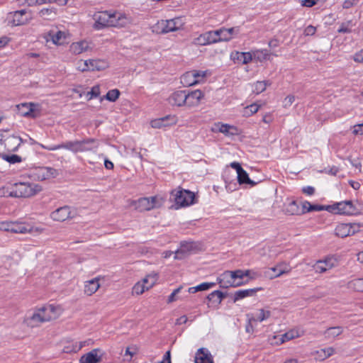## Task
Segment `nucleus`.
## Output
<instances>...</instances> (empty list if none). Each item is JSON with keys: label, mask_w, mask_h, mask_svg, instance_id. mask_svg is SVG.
<instances>
[{"label": "nucleus", "mask_w": 363, "mask_h": 363, "mask_svg": "<svg viewBox=\"0 0 363 363\" xmlns=\"http://www.w3.org/2000/svg\"><path fill=\"white\" fill-rule=\"evenodd\" d=\"M94 20V28L96 30L106 27L123 28L130 23L129 18L124 13L107 11L96 13Z\"/></svg>", "instance_id": "nucleus-1"}, {"label": "nucleus", "mask_w": 363, "mask_h": 363, "mask_svg": "<svg viewBox=\"0 0 363 363\" xmlns=\"http://www.w3.org/2000/svg\"><path fill=\"white\" fill-rule=\"evenodd\" d=\"M59 315V308L53 305H48L35 308L31 315L26 318V324L32 328L40 324L56 319Z\"/></svg>", "instance_id": "nucleus-2"}, {"label": "nucleus", "mask_w": 363, "mask_h": 363, "mask_svg": "<svg viewBox=\"0 0 363 363\" xmlns=\"http://www.w3.org/2000/svg\"><path fill=\"white\" fill-rule=\"evenodd\" d=\"M42 191L39 184L29 182L16 183L9 192V196L17 198H26L33 196Z\"/></svg>", "instance_id": "nucleus-3"}, {"label": "nucleus", "mask_w": 363, "mask_h": 363, "mask_svg": "<svg viewBox=\"0 0 363 363\" xmlns=\"http://www.w3.org/2000/svg\"><path fill=\"white\" fill-rule=\"evenodd\" d=\"M171 196L173 198L177 208L186 207L195 203V194L189 190L180 188L174 189L172 191Z\"/></svg>", "instance_id": "nucleus-4"}, {"label": "nucleus", "mask_w": 363, "mask_h": 363, "mask_svg": "<svg viewBox=\"0 0 363 363\" xmlns=\"http://www.w3.org/2000/svg\"><path fill=\"white\" fill-rule=\"evenodd\" d=\"M184 23L182 17H177L169 20L159 21L156 25V28L157 32L167 33L182 29Z\"/></svg>", "instance_id": "nucleus-5"}, {"label": "nucleus", "mask_w": 363, "mask_h": 363, "mask_svg": "<svg viewBox=\"0 0 363 363\" xmlns=\"http://www.w3.org/2000/svg\"><path fill=\"white\" fill-rule=\"evenodd\" d=\"M58 175L57 169L50 167H37L31 169L29 177L33 180L43 181L55 178Z\"/></svg>", "instance_id": "nucleus-6"}, {"label": "nucleus", "mask_w": 363, "mask_h": 363, "mask_svg": "<svg viewBox=\"0 0 363 363\" xmlns=\"http://www.w3.org/2000/svg\"><path fill=\"white\" fill-rule=\"evenodd\" d=\"M32 19L31 14L22 9L8 13L6 21L12 26H18L28 23Z\"/></svg>", "instance_id": "nucleus-7"}, {"label": "nucleus", "mask_w": 363, "mask_h": 363, "mask_svg": "<svg viewBox=\"0 0 363 363\" xmlns=\"http://www.w3.org/2000/svg\"><path fill=\"white\" fill-rule=\"evenodd\" d=\"M325 210L337 214L352 215L355 212V208L351 201H345L326 206Z\"/></svg>", "instance_id": "nucleus-8"}, {"label": "nucleus", "mask_w": 363, "mask_h": 363, "mask_svg": "<svg viewBox=\"0 0 363 363\" xmlns=\"http://www.w3.org/2000/svg\"><path fill=\"white\" fill-rule=\"evenodd\" d=\"M76 216L75 209L69 206L60 207L50 213V218L55 221L63 222Z\"/></svg>", "instance_id": "nucleus-9"}, {"label": "nucleus", "mask_w": 363, "mask_h": 363, "mask_svg": "<svg viewBox=\"0 0 363 363\" xmlns=\"http://www.w3.org/2000/svg\"><path fill=\"white\" fill-rule=\"evenodd\" d=\"M135 209L140 211H150L157 206V198L156 196L143 197L133 201Z\"/></svg>", "instance_id": "nucleus-10"}, {"label": "nucleus", "mask_w": 363, "mask_h": 363, "mask_svg": "<svg viewBox=\"0 0 363 363\" xmlns=\"http://www.w3.org/2000/svg\"><path fill=\"white\" fill-rule=\"evenodd\" d=\"M185 106L188 108H193L199 106L201 101L204 97V94L199 89L191 91H186Z\"/></svg>", "instance_id": "nucleus-11"}, {"label": "nucleus", "mask_w": 363, "mask_h": 363, "mask_svg": "<svg viewBox=\"0 0 363 363\" xmlns=\"http://www.w3.org/2000/svg\"><path fill=\"white\" fill-rule=\"evenodd\" d=\"M337 264V260L332 257H327L325 259L317 261L313 265L314 270L316 273H325L335 267Z\"/></svg>", "instance_id": "nucleus-12"}, {"label": "nucleus", "mask_w": 363, "mask_h": 363, "mask_svg": "<svg viewBox=\"0 0 363 363\" xmlns=\"http://www.w3.org/2000/svg\"><path fill=\"white\" fill-rule=\"evenodd\" d=\"M231 271H225L218 277V282L220 287L228 288L230 286H240L242 282L234 280Z\"/></svg>", "instance_id": "nucleus-13"}, {"label": "nucleus", "mask_w": 363, "mask_h": 363, "mask_svg": "<svg viewBox=\"0 0 363 363\" xmlns=\"http://www.w3.org/2000/svg\"><path fill=\"white\" fill-rule=\"evenodd\" d=\"M186 97V90H179L172 93L167 101L172 106L181 107L185 106Z\"/></svg>", "instance_id": "nucleus-14"}, {"label": "nucleus", "mask_w": 363, "mask_h": 363, "mask_svg": "<svg viewBox=\"0 0 363 363\" xmlns=\"http://www.w3.org/2000/svg\"><path fill=\"white\" fill-rule=\"evenodd\" d=\"M39 145L48 150H57L59 149H67L73 152H78V147H79V140H74V141H67L65 143H62L61 144L57 145H52V146H46L43 144H39Z\"/></svg>", "instance_id": "nucleus-15"}, {"label": "nucleus", "mask_w": 363, "mask_h": 363, "mask_svg": "<svg viewBox=\"0 0 363 363\" xmlns=\"http://www.w3.org/2000/svg\"><path fill=\"white\" fill-rule=\"evenodd\" d=\"M177 123V119L174 116H167L163 118H157L151 121L150 125L153 128H162L164 127L174 125Z\"/></svg>", "instance_id": "nucleus-16"}, {"label": "nucleus", "mask_w": 363, "mask_h": 363, "mask_svg": "<svg viewBox=\"0 0 363 363\" xmlns=\"http://www.w3.org/2000/svg\"><path fill=\"white\" fill-rule=\"evenodd\" d=\"M90 50L89 43L80 40L72 43L69 46V52L74 55H79Z\"/></svg>", "instance_id": "nucleus-17"}, {"label": "nucleus", "mask_w": 363, "mask_h": 363, "mask_svg": "<svg viewBox=\"0 0 363 363\" xmlns=\"http://www.w3.org/2000/svg\"><path fill=\"white\" fill-rule=\"evenodd\" d=\"M291 269V268L288 263L285 262L278 263L276 266L269 268V270L274 273V274L271 275L269 278L274 279L279 277L284 274H288L290 272Z\"/></svg>", "instance_id": "nucleus-18"}, {"label": "nucleus", "mask_w": 363, "mask_h": 363, "mask_svg": "<svg viewBox=\"0 0 363 363\" xmlns=\"http://www.w3.org/2000/svg\"><path fill=\"white\" fill-rule=\"evenodd\" d=\"M66 33L61 30H50L48 33V40H51L55 45H60L65 43Z\"/></svg>", "instance_id": "nucleus-19"}, {"label": "nucleus", "mask_w": 363, "mask_h": 363, "mask_svg": "<svg viewBox=\"0 0 363 363\" xmlns=\"http://www.w3.org/2000/svg\"><path fill=\"white\" fill-rule=\"evenodd\" d=\"M99 350L94 349L89 352L82 355L79 363H99L101 361V356L99 355Z\"/></svg>", "instance_id": "nucleus-20"}, {"label": "nucleus", "mask_w": 363, "mask_h": 363, "mask_svg": "<svg viewBox=\"0 0 363 363\" xmlns=\"http://www.w3.org/2000/svg\"><path fill=\"white\" fill-rule=\"evenodd\" d=\"M78 152L91 151L99 146V143L92 138L79 140Z\"/></svg>", "instance_id": "nucleus-21"}, {"label": "nucleus", "mask_w": 363, "mask_h": 363, "mask_svg": "<svg viewBox=\"0 0 363 363\" xmlns=\"http://www.w3.org/2000/svg\"><path fill=\"white\" fill-rule=\"evenodd\" d=\"M35 105L33 103H23L16 106L18 113L21 116L35 117L33 114Z\"/></svg>", "instance_id": "nucleus-22"}, {"label": "nucleus", "mask_w": 363, "mask_h": 363, "mask_svg": "<svg viewBox=\"0 0 363 363\" xmlns=\"http://www.w3.org/2000/svg\"><path fill=\"white\" fill-rule=\"evenodd\" d=\"M231 58L234 62L246 65L250 62L252 60V55L249 52H235L231 54Z\"/></svg>", "instance_id": "nucleus-23"}, {"label": "nucleus", "mask_w": 363, "mask_h": 363, "mask_svg": "<svg viewBox=\"0 0 363 363\" xmlns=\"http://www.w3.org/2000/svg\"><path fill=\"white\" fill-rule=\"evenodd\" d=\"M208 361H213V357L209 351L205 348L199 349L195 356V363H207Z\"/></svg>", "instance_id": "nucleus-24"}, {"label": "nucleus", "mask_w": 363, "mask_h": 363, "mask_svg": "<svg viewBox=\"0 0 363 363\" xmlns=\"http://www.w3.org/2000/svg\"><path fill=\"white\" fill-rule=\"evenodd\" d=\"M100 287L99 279L94 278L89 281H87L84 284V293L87 296H91L94 294Z\"/></svg>", "instance_id": "nucleus-25"}, {"label": "nucleus", "mask_w": 363, "mask_h": 363, "mask_svg": "<svg viewBox=\"0 0 363 363\" xmlns=\"http://www.w3.org/2000/svg\"><path fill=\"white\" fill-rule=\"evenodd\" d=\"M194 247L193 242H184L181 244L180 248L175 252V259H183Z\"/></svg>", "instance_id": "nucleus-26"}, {"label": "nucleus", "mask_w": 363, "mask_h": 363, "mask_svg": "<svg viewBox=\"0 0 363 363\" xmlns=\"http://www.w3.org/2000/svg\"><path fill=\"white\" fill-rule=\"evenodd\" d=\"M260 289H241L235 292L233 301L236 302L245 297L254 296Z\"/></svg>", "instance_id": "nucleus-27"}, {"label": "nucleus", "mask_w": 363, "mask_h": 363, "mask_svg": "<svg viewBox=\"0 0 363 363\" xmlns=\"http://www.w3.org/2000/svg\"><path fill=\"white\" fill-rule=\"evenodd\" d=\"M270 316L271 312L263 308L258 311V313L256 316H250V315H248L250 324L252 323L262 322L267 320Z\"/></svg>", "instance_id": "nucleus-28"}, {"label": "nucleus", "mask_w": 363, "mask_h": 363, "mask_svg": "<svg viewBox=\"0 0 363 363\" xmlns=\"http://www.w3.org/2000/svg\"><path fill=\"white\" fill-rule=\"evenodd\" d=\"M194 74L191 71H189L181 77V83L184 86H191L199 84V80L194 78Z\"/></svg>", "instance_id": "nucleus-29"}, {"label": "nucleus", "mask_w": 363, "mask_h": 363, "mask_svg": "<svg viewBox=\"0 0 363 363\" xmlns=\"http://www.w3.org/2000/svg\"><path fill=\"white\" fill-rule=\"evenodd\" d=\"M11 232L14 233H26L30 231V228L28 225L23 223L12 222Z\"/></svg>", "instance_id": "nucleus-30"}, {"label": "nucleus", "mask_w": 363, "mask_h": 363, "mask_svg": "<svg viewBox=\"0 0 363 363\" xmlns=\"http://www.w3.org/2000/svg\"><path fill=\"white\" fill-rule=\"evenodd\" d=\"M351 227L349 226L348 223H340L337 225L335 229V234L336 236L340 238H345L350 236V229Z\"/></svg>", "instance_id": "nucleus-31"}, {"label": "nucleus", "mask_w": 363, "mask_h": 363, "mask_svg": "<svg viewBox=\"0 0 363 363\" xmlns=\"http://www.w3.org/2000/svg\"><path fill=\"white\" fill-rule=\"evenodd\" d=\"M343 332L342 327L336 326L328 328L324 332V335L326 339H334L335 337L341 335Z\"/></svg>", "instance_id": "nucleus-32"}, {"label": "nucleus", "mask_w": 363, "mask_h": 363, "mask_svg": "<svg viewBox=\"0 0 363 363\" xmlns=\"http://www.w3.org/2000/svg\"><path fill=\"white\" fill-rule=\"evenodd\" d=\"M56 15V9L54 8H44L39 11V16L45 20L54 19Z\"/></svg>", "instance_id": "nucleus-33"}, {"label": "nucleus", "mask_w": 363, "mask_h": 363, "mask_svg": "<svg viewBox=\"0 0 363 363\" xmlns=\"http://www.w3.org/2000/svg\"><path fill=\"white\" fill-rule=\"evenodd\" d=\"M286 212L291 215H299L303 214V211H301V208L296 201H292L286 206Z\"/></svg>", "instance_id": "nucleus-34"}, {"label": "nucleus", "mask_w": 363, "mask_h": 363, "mask_svg": "<svg viewBox=\"0 0 363 363\" xmlns=\"http://www.w3.org/2000/svg\"><path fill=\"white\" fill-rule=\"evenodd\" d=\"M158 279V274L155 272H152L147 275L142 281L145 284L146 288L148 289L152 287Z\"/></svg>", "instance_id": "nucleus-35"}, {"label": "nucleus", "mask_w": 363, "mask_h": 363, "mask_svg": "<svg viewBox=\"0 0 363 363\" xmlns=\"http://www.w3.org/2000/svg\"><path fill=\"white\" fill-rule=\"evenodd\" d=\"M216 284L213 282H203L196 286L189 288L188 292L191 294H194L197 291H206L214 286Z\"/></svg>", "instance_id": "nucleus-36"}, {"label": "nucleus", "mask_w": 363, "mask_h": 363, "mask_svg": "<svg viewBox=\"0 0 363 363\" xmlns=\"http://www.w3.org/2000/svg\"><path fill=\"white\" fill-rule=\"evenodd\" d=\"M299 336L300 334L298 331L297 330L293 329L280 335L279 340L281 343H284L296 337H298Z\"/></svg>", "instance_id": "nucleus-37"}, {"label": "nucleus", "mask_w": 363, "mask_h": 363, "mask_svg": "<svg viewBox=\"0 0 363 363\" xmlns=\"http://www.w3.org/2000/svg\"><path fill=\"white\" fill-rule=\"evenodd\" d=\"M347 288L363 292V278L355 279L347 283Z\"/></svg>", "instance_id": "nucleus-38"}, {"label": "nucleus", "mask_w": 363, "mask_h": 363, "mask_svg": "<svg viewBox=\"0 0 363 363\" xmlns=\"http://www.w3.org/2000/svg\"><path fill=\"white\" fill-rule=\"evenodd\" d=\"M238 182L240 184H250L251 186H255L256 184V182L252 181L249 178L248 174L244 169L238 174Z\"/></svg>", "instance_id": "nucleus-39"}, {"label": "nucleus", "mask_w": 363, "mask_h": 363, "mask_svg": "<svg viewBox=\"0 0 363 363\" xmlns=\"http://www.w3.org/2000/svg\"><path fill=\"white\" fill-rule=\"evenodd\" d=\"M89 71L101 70L105 67V62L100 60H87Z\"/></svg>", "instance_id": "nucleus-40"}, {"label": "nucleus", "mask_w": 363, "mask_h": 363, "mask_svg": "<svg viewBox=\"0 0 363 363\" xmlns=\"http://www.w3.org/2000/svg\"><path fill=\"white\" fill-rule=\"evenodd\" d=\"M225 297V295L220 291L216 290L211 294H209L207 296V298L212 302L216 303L217 304H220Z\"/></svg>", "instance_id": "nucleus-41"}, {"label": "nucleus", "mask_w": 363, "mask_h": 363, "mask_svg": "<svg viewBox=\"0 0 363 363\" xmlns=\"http://www.w3.org/2000/svg\"><path fill=\"white\" fill-rule=\"evenodd\" d=\"M230 129H235V128L233 126H231L230 125L218 123L215 124V128L213 130H218V132L228 135L230 134Z\"/></svg>", "instance_id": "nucleus-42"}, {"label": "nucleus", "mask_w": 363, "mask_h": 363, "mask_svg": "<svg viewBox=\"0 0 363 363\" xmlns=\"http://www.w3.org/2000/svg\"><path fill=\"white\" fill-rule=\"evenodd\" d=\"M271 83L269 81H258L254 84L253 91L257 94L263 92Z\"/></svg>", "instance_id": "nucleus-43"}, {"label": "nucleus", "mask_w": 363, "mask_h": 363, "mask_svg": "<svg viewBox=\"0 0 363 363\" xmlns=\"http://www.w3.org/2000/svg\"><path fill=\"white\" fill-rule=\"evenodd\" d=\"M204 37H206V40L208 44H212L218 42V32H216V30L204 33Z\"/></svg>", "instance_id": "nucleus-44"}, {"label": "nucleus", "mask_w": 363, "mask_h": 363, "mask_svg": "<svg viewBox=\"0 0 363 363\" xmlns=\"http://www.w3.org/2000/svg\"><path fill=\"white\" fill-rule=\"evenodd\" d=\"M119 96V90L117 89H114L108 91L106 94L105 98L109 101L114 102L118 99Z\"/></svg>", "instance_id": "nucleus-45"}, {"label": "nucleus", "mask_w": 363, "mask_h": 363, "mask_svg": "<svg viewBox=\"0 0 363 363\" xmlns=\"http://www.w3.org/2000/svg\"><path fill=\"white\" fill-rule=\"evenodd\" d=\"M218 32V40L220 41H228L230 40V35L227 32L226 28H220L219 30H216Z\"/></svg>", "instance_id": "nucleus-46"}, {"label": "nucleus", "mask_w": 363, "mask_h": 363, "mask_svg": "<svg viewBox=\"0 0 363 363\" xmlns=\"http://www.w3.org/2000/svg\"><path fill=\"white\" fill-rule=\"evenodd\" d=\"M133 289V292L138 295L142 294L145 290H148V289L146 288L145 284L142 281L135 284Z\"/></svg>", "instance_id": "nucleus-47"}, {"label": "nucleus", "mask_w": 363, "mask_h": 363, "mask_svg": "<svg viewBox=\"0 0 363 363\" xmlns=\"http://www.w3.org/2000/svg\"><path fill=\"white\" fill-rule=\"evenodd\" d=\"M3 158L11 164H15L22 161L21 157L17 155H4Z\"/></svg>", "instance_id": "nucleus-48"}, {"label": "nucleus", "mask_w": 363, "mask_h": 363, "mask_svg": "<svg viewBox=\"0 0 363 363\" xmlns=\"http://www.w3.org/2000/svg\"><path fill=\"white\" fill-rule=\"evenodd\" d=\"M351 27H352L351 21L342 23L340 25V27L339 28V29L337 30V32L340 33H349L352 30Z\"/></svg>", "instance_id": "nucleus-49"}, {"label": "nucleus", "mask_w": 363, "mask_h": 363, "mask_svg": "<svg viewBox=\"0 0 363 363\" xmlns=\"http://www.w3.org/2000/svg\"><path fill=\"white\" fill-rule=\"evenodd\" d=\"M335 353V349L333 347H327L322 349L317 352V354H323V358H328Z\"/></svg>", "instance_id": "nucleus-50"}, {"label": "nucleus", "mask_w": 363, "mask_h": 363, "mask_svg": "<svg viewBox=\"0 0 363 363\" xmlns=\"http://www.w3.org/2000/svg\"><path fill=\"white\" fill-rule=\"evenodd\" d=\"M233 276L234 277V280L238 281V279H242L245 277V274H248V272H245L243 270L238 269L235 271H231Z\"/></svg>", "instance_id": "nucleus-51"}, {"label": "nucleus", "mask_w": 363, "mask_h": 363, "mask_svg": "<svg viewBox=\"0 0 363 363\" xmlns=\"http://www.w3.org/2000/svg\"><path fill=\"white\" fill-rule=\"evenodd\" d=\"M77 69L81 72L89 71V62L86 60H79L77 62Z\"/></svg>", "instance_id": "nucleus-52"}, {"label": "nucleus", "mask_w": 363, "mask_h": 363, "mask_svg": "<svg viewBox=\"0 0 363 363\" xmlns=\"http://www.w3.org/2000/svg\"><path fill=\"white\" fill-rule=\"evenodd\" d=\"M194 74V79H198L199 83H200L203 79L206 76V71H198V70H191Z\"/></svg>", "instance_id": "nucleus-53"}, {"label": "nucleus", "mask_w": 363, "mask_h": 363, "mask_svg": "<svg viewBox=\"0 0 363 363\" xmlns=\"http://www.w3.org/2000/svg\"><path fill=\"white\" fill-rule=\"evenodd\" d=\"M256 52L257 54V58L259 60H267V59H268V57L269 56V53L267 50H257Z\"/></svg>", "instance_id": "nucleus-54"}, {"label": "nucleus", "mask_w": 363, "mask_h": 363, "mask_svg": "<svg viewBox=\"0 0 363 363\" xmlns=\"http://www.w3.org/2000/svg\"><path fill=\"white\" fill-rule=\"evenodd\" d=\"M182 286H179L177 289H174L172 293L169 296L167 302L172 303L177 300L176 296L182 290Z\"/></svg>", "instance_id": "nucleus-55"}, {"label": "nucleus", "mask_w": 363, "mask_h": 363, "mask_svg": "<svg viewBox=\"0 0 363 363\" xmlns=\"http://www.w3.org/2000/svg\"><path fill=\"white\" fill-rule=\"evenodd\" d=\"M23 1L28 6L44 4V0H23Z\"/></svg>", "instance_id": "nucleus-56"}, {"label": "nucleus", "mask_w": 363, "mask_h": 363, "mask_svg": "<svg viewBox=\"0 0 363 363\" xmlns=\"http://www.w3.org/2000/svg\"><path fill=\"white\" fill-rule=\"evenodd\" d=\"M349 226L351 227L350 229V235H353L357 232L360 231L361 226L357 223H348Z\"/></svg>", "instance_id": "nucleus-57"}, {"label": "nucleus", "mask_w": 363, "mask_h": 363, "mask_svg": "<svg viewBox=\"0 0 363 363\" xmlns=\"http://www.w3.org/2000/svg\"><path fill=\"white\" fill-rule=\"evenodd\" d=\"M359 0H345L342 4L343 9H348L356 5Z\"/></svg>", "instance_id": "nucleus-58"}, {"label": "nucleus", "mask_w": 363, "mask_h": 363, "mask_svg": "<svg viewBox=\"0 0 363 363\" xmlns=\"http://www.w3.org/2000/svg\"><path fill=\"white\" fill-rule=\"evenodd\" d=\"M12 222L3 221L0 222V230L11 232Z\"/></svg>", "instance_id": "nucleus-59"}, {"label": "nucleus", "mask_w": 363, "mask_h": 363, "mask_svg": "<svg viewBox=\"0 0 363 363\" xmlns=\"http://www.w3.org/2000/svg\"><path fill=\"white\" fill-rule=\"evenodd\" d=\"M352 133L354 135H363V123L354 125Z\"/></svg>", "instance_id": "nucleus-60"}, {"label": "nucleus", "mask_w": 363, "mask_h": 363, "mask_svg": "<svg viewBox=\"0 0 363 363\" xmlns=\"http://www.w3.org/2000/svg\"><path fill=\"white\" fill-rule=\"evenodd\" d=\"M194 42L196 44L200 45H208L206 40V37H204V33L200 35L198 38H196L194 40Z\"/></svg>", "instance_id": "nucleus-61"}, {"label": "nucleus", "mask_w": 363, "mask_h": 363, "mask_svg": "<svg viewBox=\"0 0 363 363\" xmlns=\"http://www.w3.org/2000/svg\"><path fill=\"white\" fill-rule=\"evenodd\" d=\"M316 28L313 26H307L304 30L305 35H313L315 33Z\"/></svg>", "instance_id": "nucleus-62"}, {"label": "nucleus", "mask_w": 363, "mask_h": 363, "mask_svg": "<svg viewBox=\"0 0 363 363\" xmlns=\"http://www.w3.org/2000/svg\"><path fill=\"white\" fill-rule=\"evenodd\" d=\"M259 106L256 104H251L246 108V112L249 111L251 114L255 113L258 111Z\"/></svg>", "instance_id": "nucleus-63"}, {"label": "nucleus", "mask_w": 363, "mask_h": 363, "mask_svg": "<svg viewBox=\"0 0 363 363\" xmlns=\"http://www.w3.org/2000/svg\"><path fill=\"white\" fill-rule=\"evenodd\" d=\"M295 101V96L293 95L287 96L284 101V106L288 107L290 106Z\"/></svg>", "instance_id": "nucleus-64"}]
</instances>
